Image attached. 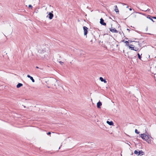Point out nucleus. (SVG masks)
<instances>
[{
  "mask_svg": "<svg viewBox=\"0 0 156 156\" xmlns=\"http://www.w3.org/2000/svg\"><path fill=\"white\" fill-rule=\"evenodd\" d=\"M142 138L146 141L148 143H150L151 142V140L150 139L148 136L146 135L145 133L140 134Z\"/></svg>",
  "mask_w": 156,
  "mask_h": 156,
  "instance_id": "1",
  "label": "nucleus"
},
{
  "mask_svg": "<svg viewBox=\"0 0 156 156\" xmlns=\"http://www.w3.org/2000/svg\"><path fill=\"white\" fill-rule=\"evenodd\" d=\"M53 12V11H51V12H49L48 15L47 16V17H48L50 20L52 19L53 17V14L52 13Z\"/></svg>",
  "mask_w": 156,
  "mask_h": 156,
  "instance_id": "2",
  "label": "nucleus"
},
{
  "mask_svg": "<svg viewBox=\"0 0 156 156\" xmlns=\"http://www.w3.org/2000/svg\"><path fill=\"white\" fill-rule=\"evenodd\" d=\"M87 29L88 28L87 27L85 26H84L83 27V29L84 32V35H87L88 33Z\"/></svg>",
  "mask_w": 156,
  "mask_h": 156,
  "instance_id": "3",
  "label": "nucleus"
},
{
  "mask_svg": "<svg viewBox=\"0 0 156 156\" xmlns=\"http://www.w3.org/2000/svg\"><path fill=\"white\" fill-rule=\"evenodd\" d=\"M110 30L112 33H117L118 31L115 28H110Z\"/></svg>",
  "mask_w": 156,
  "mask_h": 156,
  "instance_id": "4",
  "label": "nucleus"
},
{
  "mask_svg": "<svg viewBox=\"0 0 156 156\" xmlns=\"http://www.w3.org/2000/svg\"><path fill=\"white\" fill-rule=\"evenodd\" d=\"M100 23L102 25L104 26H105L106 25V23L104 22V20L102 18H101L100 20Z\"/></svg>",
  "mask_w": 156,
  "mask_h": 156,
  "instance_id": "5",
  "label": "nucleus"
},
{
  "mask_svg": "<svg viewBox=\"0 0 156 156\" xmlns=\"http://www.w3.org/2000/svg\"><path fill=\"white\" fill-rule=\"evenodd\" d=\"M38 52L39 53H41V54H44V53L46 52L45 49H43L42 50L40 49L38 51Z\"/></svg>",
  "mask_w": 156,
  "mask_h": 156,
  "instance_id": "6",
  "label": "nucleus"
},
{
  "mask_svg": "<svg viewBox=\"0 0 156 156\" xmlns=\"http://www.w3.org/2000/svg\"><path fill=\"white\" fill-rule=\"evenodd\" d=\"M102 105V103L101 102L99 101L97 103V107L98 108H100L101 106Z\"/></svg>",
  "mask_w": 156,
  "mask_h": 156,
  "instance_id": "7",
  "label": "nucleus"
},
{
  "mask_svg": "<svg viewBox=\"0 0 156 156\" xmlns=\"http://www.w3.org/2000/svg\"><path fill=\"white\" fill-rule=\"evenodd\" d=\"M129 49H130L131 50H133L134 51V46L132 44H129Z\"/></svg>",
  "mask_w": 156,
  "mask_h": 156,
  "instance_id": "8",
  "label": "nucleus"
},
{
  "mask_svg": "<svg viewBox=\"0 0 156 156\" xmlns=\"http://www.w3.org/2000/svg\"><path fill=\"white\" fill-rule=\"evenodd\" d=\"M107 123L110 126L113 125V123L112 121L109 122L108 121H107Z\"/></svg>",
  "mask_w": 156,
  "mask_h": 156,
  "instance_id": "9",
  "label": "nucleus"
},
{
  "mask_svg": "<svg viewBox=\"0 0 156 156\" xmlns=\"http://www.w3.org/2000/svg\"><path fill=\"white\" fill-rule=\"evenodd\" d=\"M144 154V152H143L142 150L139 151L138 155H143Z\"/></svg>",
  "mask_w": 156,
  "mask_h": 156,
  "instance_id": "10",
  "label": "nucleus"
},
{
  "mask_svg": "<svg viewBox=\"0 0 156 156\" xmlns=\"http://www.w3.org/2000/svg\"><path fill=\"white\" fill-rule=\"evenodd\" d=\"M122 41L124 42L125 43H126V46H128V47L129 46V42L128 41H125L124 40H123Z\"/></svg>",
  "mask_w": 156,
  "mask_h": 156,
  "instance_id": "11",
  "label": "nucleus"
},
{
  "mask_svg": "<svg viewBox=\"0 0 156 156\" xmlns=\"http://www.w3.org/2000/svg\"><path fill=\"white\" fill-rule=\"evenodd\" d=\"M23 84L22 83H19L16 86V87L17 88H19L20 87H21L23 86Z\"/></svg>",
  "mask_w": 156,
  "mask_h": 156,
  "instance_id": "12",
  "label": "nucleus"
},
{
  "mask_svg": "<svg viewBox=\"0 0 156 156\" xmlns=\"http://www.w3.org/2000/svg\"><path fill=\"white\" fill-rule=\"evenodd\" d=\"M115 12H116V13H117V12H119V9H118V8L117 7V6L116 5H115Z\"/></svg>",
  "mask_w": 156,
  "mask_h": 156,
  "instance_id": "13",
  "label": "nucleus"
},
{
  "mask_svg": "<svg viewBox=\"0 0 156 156\" xmlns=\"http://www.w3.org/2000/svg\"><path fill=\"white\" fill-rule=\"evenodd\" d=\"M151 16H150V15H148L147 16V18L149 19L150 20H151V21H152L153 22H154V21L151 18Z\"/></svg>",
  "mask_w": 156,
  "mask_h": 156,
  "instance_id": "14",
  "label": "nucleus"
},
{
  "mask_svg": "<svg viewBox=\"0 0 156 156\" xmlns=\"http://www.w3.org/2000/svg\"><path fill=\"white\" fill-rule=\"evenodd\" d=\"M100 80L102 82H104L105 83H106L107 81L105 80V79H100Z\"/></svg>",
  "mask_w": 156,
  "mask_h": 156,
  "instance_id": "15",
  "label": "nucleus"
},
{
  "mask_svg": "<svg viewBox=\"0 0 156 156\" xmlns=\"http://www.w3.org/2000/svg\"><path fill=\"white\" fill-rule=\"evenodd\" d=\"M134 153L135 154H136L138 155L139 151H138L137 150H135L134 151Z\"/></svg>",
  "mask_w": 156,
  "mask_h": 156,
  "instance_id": "16",
  "label": "nucleus"
},
{
  "mask_svg": "<svg viewBox=\"0 0 156 156\" xmlns=\"http://www.w3.org/2000/svg\"><path fill=\"white\" fill-rule=\"evenodd\" d=\"M137 55L138 56V58L139 59H140V60H141V57L139 53L137 54Z\"/></svg>",
  "mask_w": 156,
  "mask_h": 156,
  "instance_id": "17",
  "label": "nucleus"
},
{
  "mask_svg": "<svg viewBox=\"0 0 156 156\" xmlns=\"http://www.w3.org/2000/svg\"><path fill=\"white\" fill-rule=\"evenodd\" d=\"M135 49H134V51H137L139 50V48H138L137 47H135Z\"/></svg>",
  "mask_w": 156,
  "mask_h": 156,
  "instance_id": "18",
  "label": "nucleus"
},
{
  "mask_svg": "<svg viewBox=\"0 0 156 156\" xmlns=\"http://www.w3.org/2000/svg\"><path fill=\"white\" fill-rule=\"evenodd\" d=\"M135 132L137 134H139L140 132H139L137 130V129H135Z\"/></svg>",
  "mask_w": 156,
  "mask_h": 156,
  "instance_id": "19",
  "label": "nucleus"
},
{
  "mask_svg": "<svg viewBox=\"0 0 156 156\" xmlns=\"http://www.w3.org/2000/svg\"><path fill=\"white\" fill-rule=\"evenodd\" d=\"M29 8H31V9H32V8H33V6H32V5H29Z\"/></svg>",
  "mask_w": 156,
  "mask_h": 156,
  "instance_id": "20",
  "label": "nucleus"
},
{
  "mask_svg": "<svg viewBox=\"0 0 156 156\" xmlns=\"http://www.w3.org/2000/svg\"><path fill=\"white\" fill-rule=\"evenodd\" d=\"M59 63L62 65H63V62L62 61H59Z\"/></svg>",
  "mask_w": 156,
  "mask_h": 156,
  "instance_id": "21",
  "label": "nucleus"
},
{
  "mask_svg": "<svg viewBox=\"0 0 156 156\" xmlns=\"http://www.w3.org/2000/svg\"><path fill=\"white\" fill-rule=\"evenodd\" d=\"M27 77L29 78H33L32 77L30 76L29 75H27Z\"/></svg>",
  "mask_w": 156,
  "mask_h": 156,
  "instance_id": "22",
  "label": "nucleus"
},
{
  "mask_svg": "<svg viewBox=\"0 0 156 156\" xmlns=\"http://www.w3.org/2000/svg\"><path fill=\"white\" fill-rule=\"evenodd\" d=\"M150 10V9H147V10H144V11H149Z\"/></svg>",
  "mask_w": 156,
  "mask_h": 156,
  "instance_id": "23",
  "label": "nucleus"
},
{
  "mask_svg": "<svg viewBox=\"0 0 156 156\" xmlns=\"http://www.w3.org/2000/svg\"><path fill=\"white\" fill-rule=\"evenodd\" d=\"M33 82H34V79H30Z\"/></svg>",
  "mask_w": 156,
  "mask_h": 156,
  "instance_id": "24",
  "label": "nucleus"
},
{
  "mask_svg": "<svg viewBox=\"0 0 156 156\" xmlns=\"http://www.w3.org/2000/svg\"><path fill=\"white\" fill-rule=\"evenodd\" d=\"M48 135H50L51 134V133L50 132H48L47 133Z\"/></svg>",
  "mask_w": 156,
  "mask_h": 156,
  "instance_id": "25",
  "label": "nucleus"
},
{
  "mask_svg": "<svg viewBox=\"0 0 156 156\" xmlns=\"http://www.w3.org/2000/svg\"><path fill=\"white\" fill-rule=\"evenodd\" d=\"M136 42V43H137V44L138 45H139L140 46V44L139 43V42Z\"/></svg>",
  "mask_w": 156,
  "mask_h": 156,
  "instance_id": "26",
  "label": "nucleus"
},
{
  "mask_svg": "<svg viewBox=\"0 0 156 156\" xmlns=\"http://www.w3.org/2000/svg\"><path fill=\"white\" fill-rule=\"evenodd\" d=\"M152 18L154 19H156V17H155V16H153L152 17Z\"/></svg>",
  "mask_w": 156,
  "mask_h": 156,
  "instance_id": "27",
  "label": "nucleus"
},
{
  "mask_svg": "<svg viewBox=\"0 0 156 156\" xmlns=\"http://www.w3.org/2000/svg\"><path fill=\"white\" fill-rule=\"evenodd\" d=\"M122 4L123 5H126V4H124V3H122Z\"/></svg>",
  "mask_w": 156,
  "mask_h": 156,
  "instance_id": "28",
  "label": "nucleus"
},
{
  "mask_svg": "<svg viewBox=\"0 0 156 156\" xmlns=\"http://www.w3.org/2000/svg\"><path fill=\"white\" fill-rule=\"evenodd\" d=\"M129 10L130 11H131L132 10V9L131 8H130L129 9Z\"/></svg>",
  "mask_w": 156,
  "mask_h": 156,
  "instance_id": "29",
  "label": "nucleus"
},
{
  "mask_svg": "<svg viewBox=\"0 0 156 156\" xmlns=\"http://www.w3.org/2000/svg\"><path fill=\"white\" fill-rule=\"evenodd\" d=\"M145 133H146L147 132V131H146V129H145Z\"/></svg>",
  "mask_w": 156,
  "mask_h": 156,
  "instance_id": "30",
  "label": "nucleus"
},
{
  "mask_svg": "<svg viewBox=\"0 0 156 156\" xmlns=\"http://www.w3.org/2000/svg\"><path fill=\"white\" fill-rule=\"evenodd\" d=\"M127 30L129 31L130 30L129 29H127Z\"/></svg>",
  "mask_w": 156,
  "mask_h": 156,
  "instance_id": "31",
  "label": "nucleus"
},
{
  "mask_svg": "<svg viewBox=\"0 0 156 156\" xmlns=\"http://www.w3.org/2000/svg\"><path fill=\"white\" fill-rule=\"evenodd\" d=\"M130 146V144H129L127 143Z\"/></svg>",
  "mask_w": 156,
  "mask_h": 156,
  "instance_id": "32",
  "label": "nucleus"
},
{
  "mask_svg": "<svg viewBox=\"0 0 156 156\" xmlns=\"http://www.w3.org/2000/svg\"><path fill=\"white\" fill-rule=\"evenodd\" d=\"M36 68H38V67L37 66L36 67Z\"/></svg>",
  "mask_w": 156,
  "mask_h": 156,
  "instance_id": "33",
  "label": "nucleus"
},
{
  "mask_svg": "<svg viewBox=\"0 0 156 156\" xmlns=\"http://www.w3.org/2000/svg\"><path fill=\"white\" fill-rule=\"evenodd\" d=\"M129 7V6H127V7H126V8H128Z\"/></svg>",
  "mask_w": 156,
  "mask_h": 156,
  "instance_id": "34",
  "label": "nucleus"
},
{
  "mask_svg": "<svg viewBox=\"0 0 156 156\" xmlns=\"http://www.w3.org/2000/svg\"><path fill=\"white\" fill-rule=\"evenodd\" d=\"M99 78H103L102 77H99Z\"/></svg>",
  "mask_w": 156,
  "mask_h": 156,
  "instance_id": "35",
  "label": "nucleus"
},
{
  "mask_svg": "<svg viewBox=\"0 0 156 156\" xmlns=\"http://www.w3.org/2000/svg\"><path fill=\"white\" fill-rule=\"evenodd\" d=\"M55 80L56 81H57V80L56 79H55Z\"/></svg>",
  "mask_w": 156,
  "mask_h": 156,
  "instance_id": "36",
  "label": "nucleus"
},
{
  "mask_svg": "<svg viewBox=\"0 0 156 156\" xmlns=\"http://www.w3.org/2000/svg\"><path fill=\"white\" fill-rule=\"evenodd\" d=\"M44 57H43V56H42V58H44Z\"/></svg>",
  "mask_w": 156,
  "mask_h": 156,
  "instance_id": "37",
  "label": "nucleus"
},
{
  "mask_svg": "<svg viewBox=\"0 0 156 156\" xmlns=\"http://www.w3.org/2000/svg\"><path fill=\"white\" fill-rule=\"evenodd\" d=\"M155 67H156V66Z\"/></svg>",
  "mask_w": 156,
  "mask_h": 156,
  "instance_id": "38",
  "label": "nucleus"
}]
</instances>
